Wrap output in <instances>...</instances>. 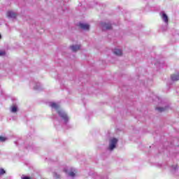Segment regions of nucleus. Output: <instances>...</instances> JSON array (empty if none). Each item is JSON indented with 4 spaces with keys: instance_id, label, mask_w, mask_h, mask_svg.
Returning <instances> with one entry per match:
<instances>
[{
    "instance_id": "f257e3e1",
    "label": "nucleus",
    "mask_w": 179,
    "mask_h": 179,
    "mask_svg": "<svg viewBox=\"0 0 179 179\" xmlns=\"http://www.w3.org/2000/svg\"><path fill=\"white\" fill-rule=\"evenodd\" d=\"M50 106L51 107L53 113H57L63 124H68V122H69V115H68L67 113H66L64 110L61 108L59 104H58L57 103L51 102L50 103Z\"/></svg>"
},
{
    "instance_id": "f03ea898",
    "label": "nucleus",
    "mask_w": 179,
    "mask_h": 179,
    "mask_svg": "<svg viewBox=\"0 0 179 179\" xmlns=\"http://www.w3.org/2000/svg\"><path fill=\"white\" fill-rule=\"evenodd\" d=\"M119 139L116 137H110L109 138L108 150L109 151H113L116 148Z\"/></svg>"
},
{
    "instance_id": "7ed1b4c3",
    "label": "nucleus",
    "mask_w": 179,
    "mask_h": 179,
    "mask_svg": "<svg viewBox=\"0 0 179 179\" xmlns=\"http://www.w3.org/2000/svg\"><path fill=\"white\" fill-rule=\"evenodd\" d=\"M30 85L33 86L35 90H42L44 88L40 82H31Z\"/></svg>"
},
{
    "instance_id": "20e7f679",
    "label": "nucleus",
    "mask_w": 179,
    "mask_h": 179,
    "mask_svg": "<svg viewBox=\"0 0 179 179\" xmlns=\"http://www.w3.org/2000/svg\"><path fill=\"white\" fill-rule=\"evenodd\" d=\"M160 16H161L162 21L164 22V24L166 25H168L169 17H168L167 14H166V13H164V12H162V13H160Z\"/></svg>"
},
{
    "instance_id": "39448f33",
    "label": "nucleus",
    "mask_w": 179,
    "mask_h": 179,
    "mask_svg": "<svg viewBox=\"0 0 179 179\" xmlns=\"http://www.w3.org/2000/svg\"><path fill=\"white\" fill-rule=\"evenodd\" d=\"M101 27L103 31H106V29H111L112 25L110 23L106 24V22H101Z\"/></svg>"
},
{
    "instance_id": "423d86ee",
    "label": "nucleus",
    "mask_w": 179,
    "mask_h": 179,
    "mask_svg": "<svg viewBox=\"0 0 179 179\" xmlns=\"http://www.w3.org/2000/svg\"><path fill=\"white\" fill-rule=\"evenodd\" d=\"M18 106L17 104H13L10 108V113L13 114H16L18 111Z\"/></svg>"
},
{
    "instance_id": "0eeeda50",
    "label": "nucleus",
    "mask_w": 179,
    "mask_h": 179,
    "mask_svg": "<svg viewBox=\"0 0 179 179\" xmlns=\"http://www.w3.org/2000/svg\"><path fill=\"white\" fill-rule=\"evenodd\" d=\"M79 27L81 29H84L85 31H88L90 29V25L88 24L80 23L79 24Z\"/></svg>"
},
{
    "instance_id": "6e6552de",
    "label": "nucleus",
    "mask_w": 179,
    "mask_h": 179,
    "mask_svg": "<svg viewBox=\"0 0 179 179\" xmlns=\"http://www.w3.org/2000/svg\"><path fill=\"white\" fill-rule=\"evenodd\" d=\"M70 48L72 50V51H78V50L80 49L81 45L80 44H75L73 45H71Z\"/></svg>"
},
{
    "instance_id": "1a4fd4ad",
    "label": "nucleus",
    "mask_w": 179,
    "mask_h": 179,
    "mask_svg": "<svg viewBox=\"0 0 179 179\" xmlns=\"http://www.w3.org/2000/svg\"><path fill=\"white\" fill-rule=\"evenodd\" d=\"M113 52L115 54V55H122L123 54L122 50H121V48H115L113 50Z\"/></svg>"
},
{
    "instance_id": "9d476101",
    "label": "nucleus",
    "mask_w": 179,
    "mask_h": 179,
    "mask_svg": "<svg viewBox=\"0 0 179 179\" xmlns=\"http://www.w3.org/2000/svg\"><path fill=\"white\" fill-rule=\"evenodd\" d=\"M7 15H8V17H9V18H15L17 14L15 13H14V11H8L7 13Z\"/></svg>"
},
{
    "instance_id": "9b49d317",
    "label": "nucleus",
    "mask_w": 179,
    "mask_h": 179,
    "mask_svg": "<svg viewBox=\"0 0 179 179\" xmlns=\"http://www.w3.org/2000/svg\"><path fill=\"white\" fill-rule=\"evenodd\" d=\"M171 79L172 80H179V72H178V73H173V75H171Z\"/></svg>"
},
{
    "instance_id": "f8f14e48",
    "label": "nucleus",
    "mask_w": 179,
    "mask_h": 179,
    "mask_svg": "<svg viewBox=\"0 0 179 179\" xmlns=\"http://www.w3.org/2000/svg\"><path fill=\"white\" fill-rule=\"evenodd\" d=\"M156 110H157V111H159V113H162L163 111H165L166 110H167V107H157L156 108Z\"/></svg>"
},
{
    "instance_id": "ddd939ff",
    "label": "nucleus",
    "mask_w": 179,
    "mask_h": 179,
    "mask_svg": "<svg viewBox=\"0 0 179 179\" xmlns=\"http://www.w3.org/2000/svg\"><path fill=\"white\" fill-rule=\"evenodd\" d=\"M69 176H71V178H74V176H76V172H74L73 171H71L70 172H69Z\"/></svg>"
},
{
    "instance_id": "4468645a",
    "label": "nucleus",
    "mask_w": 179,
    "mask_h": 179,
    "mask_svg": "<svg viewBox=\"0 0 179 179\" xmlns=\"http://www.w3.org/2000/svg\"><path fill=\"white\" fill-rule=\"evenodd\" d=\"M6 55H7L6 51H5L4 50H1V57L6 56Z\"/></svg>"
},
{
    "instance_id": "2eb2a0df",
    "label": "nucleus",
    "mask_w": 179,
    "mask_h": 179,
    "mask_svg": "<svg viewBox=\"0 0 179 179\" xmlns=\"http://www.w3.org/2000/svg\"><path fill=\"white\" fill-rule=\"evenodd\" d=\"M177 169H178V165H173V166H172V170H173V171H177Z\"/></svg>"
},
{
    "instance_id": "dca6fc26",
    "label": "nucleus",
    "mask_w": 179,
    "mask_h": 179,
    "mask_svg": "<svg viewBox=\"0 0 179 179\" xmlns=\"http://www.w3.org/2000/svg\"><path fill=\"white\" fill-rule=\"evenodd\" d=\"M6 140H8V137H6L5 136H1V142L6 141Z\"/></svg>"
},
{
    "instance_id": "f3484780",
    "label": "nucleus",
    "mask_w": 179,
    "mask_h": 179,
    "mask_svg": "<svg viewBox=\"0 0 179 179\" xmlns=\"http://www.w3.org/2000/svg\"><path fill=\"white\" fill-rule=\"evenodd\" d=\"M54 178H55L56 179H59L60 175H59L58 173H54Z\"/></svg>"
},
{
    "instance_id": "a211bd4d",
    "label": "nucleus",
    "mask_w": 179,
    "mask_h": 179,
    "mask_svg": "<svg viewBox=\"0 0 179 179\" xmlns=\"http://www.w3.org/2000/svg\"><path fill=\"white\" fill-rule=\"evenodd\" d=\"M6 171L5 169H3V168H1V179L3 178V176L6 173Z\"/></svg>"
},
{
    "instance_id": "6ab92c4d",
    "label": "nucleus",
    "mask_w": 179,
    "mask_h": 179,
    "mask_svg": "<svg viewBox=\"0 0 179 179\" xmlns=\"http://www.w3.org/2000/svg\"><path fill=\"white\" fill-rule=\"evenodd\" d=\"M21 179H31V178H29V176H22Z\"/></svg>"
},
{
    "instance_id": "aec40b11",
    "label": "nucleus",
    "mask_w": 179,
    "mask_h": 179,
    "mask_svg": "<svg viewBox=\"0 0 179 179\" xmlns=\"http://www.w3.org/2000/svg\"><path fill=\"white\" fill-rule=\"evenodd\" d=\"M15 143L17 144L16 141H15Z\"/></svg>"
},
{
    "instance_id": "412c9836",
    "label": "nucleus",
    "mask_w": 179,
    "mask_h": 179,
    "mask_svg": "<svg viewBox=\"0 0 179 179\" xmlns=\"http://www.w3.org/2000/svg\"><path fill=\"white\" fill-rule=\"evenodd\" d=\"M0 38H1V34H0Z\"/></svg>"
},
{
    "instance_id": "4be33fe9",
    "label": "nucleus",
    "mask_w": 179,
    "mask_h": 179,
    "mask_svg": "<svg viewBox=\"0 0 179 179\" xmlns=\"http://www.w3.org/2000/svg\"><path fill=\"white\" fill-rule=\"evenodd\" d=\"M0 55H1V51H0Z\"/></svg>"
},
{
    "instance_id": "5701e85b",
    "label": "nucleus",
    "mask_w": 179,
    "mask_h": 179,
    "mask_svg": "<svg viewBox=\"0 0 179 179\" xmlns=\"http://www.w3.org/2000/svg\"><path fill=\"white\" fill-rule=\"evenodd\" d=\"M0 139H1V136H0Z\"/></svg>"
}]
</instances>
